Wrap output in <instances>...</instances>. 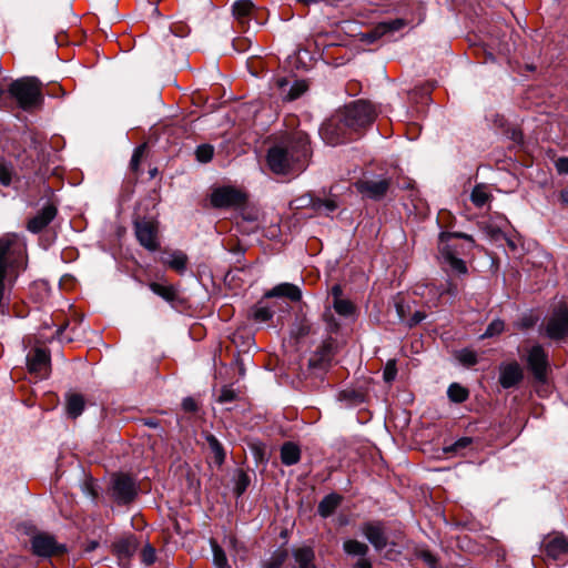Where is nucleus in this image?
I'll return each mask as SVG.
<instances>
[{"label":"nucleus","instance_id":"nucleus-1","mask_svg":"<svg viewBox=\"0 0 568 568\" xmlns=\"http://www.w3.org/2000/svg\"><path fill=\"white\" fill-rule=\"evenodd\" d=\"M311 155L308 135L294 131L282 138L267 152V164L275 174H293L303 171Z\"/></svg>","mask_w":568,"mask_h":568},{"label":"nucleus","instance_id":"nucleus-2","mask_svg":"<svg viewBox=\"0 0 568 568\" xmlns=\"http://www.w3.org/2000/svg\"><path fill=\"white\" fill-rule=\"evenodd\" d=\"M27 267V244L23 236L6 234L0 237V314L9 308L10 290L20 272Z\"/></svg>","mask_w":568,"mask_h":568},{"label":"nucleus","instance_id":"nucleus-3","mask_svg":"<svg viewBox=\"0 0 568 568\" xmlns=\"http://www.w3.org/2000/svg\"><path fill=\"white\" fill-rule=\"evenodd\" d=\"M9 93L19 106L26 111L37 109L43 103L41 82L33 77L13 81L9 87Z\"/></svg>","mask_w":568,"mask_h":568},{"label":"nucleus","instance_id":"nucleus-4","mask_svg":"<svg viewBox=\"0 0 568 568\" xmlns=\"http://www.w3.org/2000/svg\"><path fill=\"white\" fill-rule=\"evenodd\" d=\"M452 237H463L468 242V248L475 246V241L471 235L460 232L455 233H442L439 235L438 248L444 263H446L450 270L457 274H466L467 266L465 262L456 256V252L449 244Z\"/></svg>","mask_w":568,"mask_h":568},{"label":"nucleus","instance_id":"nucleus-5","mask_svg":"<svg viewBox=\"0 0 568 568\" xmlns=\"http://www.w3.org/2000/svg\"><path fill=\"white\" fill-rule=\"evenodd\" d=\"M375 116L374 106L367 101L358 100L345 106L341 121L345 126L359 129L371 124Z\"/></svg>","mask_w":568,"mask_h":568},{"label":"nucleus","instance_id":"nucleus-6","mask_svg":"<svg viewBox=\"0 0 568 568\" xmlns=\"http://www.w3.org/2000/svg\"><path fill=\"white\" fill-rule=\"evenodd\" d=\"M390 185V180L386 178L361 179L354 183L356 191L366 199L374 201L382 200Z\"/></svg>","mask_w":568,"mask_h":568},{"label":"nucleus","instance_id":"nucleus-7","mask_svg":"<svg viewBox=\"0 0 568 568\" xmlns=\"http://www.w3.org/2000/svg\"><path fill=\"white\" fill-rule=\"evenodd\" d=\"M136 486L134 480L123 474L115 475L111 481V495L118 504H129L136 496Z\"/></svg>","mask_w":568,"mask_h":568},{"label":"nucleus","instance_id":"nucleus-8","mask_svg":"<svg viewBox=\"0 0 568 568\" xmlns=\"http://www.w3.org/2000/svg\"><path fill=\"white\" fill-rule=\"evenodd\" d=\"M527 364L538 383H546L549 371L548 355L541 345H534L527 355Z\"/></svg>","mask_w":568,"mask_h":568},{"label":"nucleus","instance_id":"nucleus-9","mask_svg":"<svg viewBox=\"0 0 568 568\" xmlns=\"http://www.w3.org/2000/svg\"><path fill=\"white\" fill-rule=\"evenodd\" d=\"M31 548L39 557H51L65 551V546L59 544L55 538L45 532H39L31 538Z\"/></svg>","mask_w":568,"mask_h":568},{"label":"nucleus","instance_id":"nucleus-10","mask_svg":"<svg viewBox=\"0 0 568 568\" xmlns=\"http://www.w3.org/2000/svg\"><path fill=\"white\" fill-rule=\"evenodd\" d=\"M568 334V307L554 311L545 325V335L550 339H562Z\"/></svg>","mask_w":568,"mask_h":568},{"label":"nucleus","instance_id":"nucleus-11","mask_svg":"<svg viewBox=\"0 0 568 568\" xmlns=\"http://www.w3.org/2000/svg\"><path fill=\"white\" fill-rule=\"evenodd\" d=\"M244 201L243 194L231 186L219 187L211 194V204L217 209L239 206Z\"/></svg>","mask_w":568,"mask_h":568},{"label":"nucleus","instance_id":"nucleus-12","mask_svg":"<svg viewBox=\"0 0 568 568\" xmlns=\"http://www.w3.org/2000/svg\"><path fill=\"white\" fill-rule=\"evenodd\" d=\"M135 235L139 243L149 251H156L159 247L158 227L152 221H136L134 223Z\"/></svg>","mask_w":568,"mask_h":568},{"label":"nucleus","instance_id":"nucleus-13","mask_svg":"<svg viewBox=\"0 0 568 568\" xmlns=\"http://www.w3.org/2000/svg\"><path fill=\"white\" fill-rule=\"evenodd\" d=\"M29 372L38 378H44L49 375L50 356L45 349L36 348L27 356Z\"/></svg>","mask_w":568,"mask_h":568},{"label":"nucleus","instance_id":"nucleus-14","mask_svg":"<svg viewBox=\"0 0 568 568\" xmlns=\"http://www.w3.org/2000/svg\"><path fill=\"white\" fill-rule=\"evenodd\" d=\"M361 531L376 551H382L387 546V536L381 521L365 523L362 525Z\"/></svg>","mask_w":568,"mask_h":568},{"label":"nucleus","instance_id":"nucleus-15","mask_svg":"<svg viewBox=\"0 0 568 568\" xmlns=\"http://www.w3.org/2000/svg\"><path fill=\"white\" fill-rule=\"evenodd\" d=\"M524 378V371L517 362L503 363L499 366V383L503 388L517 386Z\"/></svg>","mask_w":568,"mask_h":568},{"label":"nucleus","instance_id":"nucleus-16","mask_svg":"<svg viewBox=\"0 0 568 568\" xmlns=\"http://www.w3.org/2000/svg\"><path fill=\"white\" fill-rule=\"evenodd\" d=\"M58 210L53 204L44 205L33 217L28 221L27 230L33 234L44 230L57 216Z\"/></svg>","mask_w":568,"mask_h":568},{"label":"nucleus","instance_id":"nucleus-17","mask_svg":"<svg viewBox=\"0 0 568 568\" xmlns=\"http://www.w3.org/2000/svg\"><path fill=\"white\" fill-rule=\"evenodd\" d=\"M276 85L281 90V95L290 101L300 98L307 90V83L304 80H294L291 84L286 78H280L276 80Z\"/></svg>","mask_w":568,"mask_h":568},{"label":"nucleus","instance_id":"nucleus-18","mask_svg":"<svg viewBox=\"0 0 568 568\" xmlns=\"http://www.w3.org/2000/svg\"><path fill=\"white\" fill-rule=\"evenodd\" d=\"M265 298L286 297L292 302H298L302 298L300 287L292 283H281L264 294Z\"/></svg>","mask_w":568,"mask_h":568},{"label":"nucleus","instance_id":"nucleus-19","mask_svg":"<svg viewBox=\"0 0 568 568\" xmlns=\"http://www.w3.org/2000/svg\"><path fill=\"white\" fill-rule=\"evenodd\" d=\"M545 551L552 559H558L568 552V539L564 535H557L545 542Z\"/></svg>","mask_w":568,"mask_h":568},{"label":"nucleus","instance_id":"nucleus-20","mask_svg":"<svg viewBox=\"0 0 568 568\" xmlns=\"http://www.w3.org/2000/svg\"><path fill=\"white\" fill-rule=\"evenodd\" d=\"M162 262L178 273L183 274L186 271L187 256L182 251H172L165 253Z\"/></svg>","mask_w":568,"mask_h":568},{"label":"nucleus","instance_id":"nucleus-21","mask_svg":"<svg viewBox=\"0 0 568 568\" xmlns=\"http://www.w3.org/2000/svg\"><path fill=\"white\" fill-rule=\"evenodd\" d=\"M254 10L255 6L251 0H237L232 7L233 16L240 23L248 21Z\"/></svg>","mask_w":568,"mask_h":568},{"label":"nucleus","instance_id":"nucleus-22","mask_svg":"<svg viewBox=\"0 0 568 568\" xmlns=\"http://www.w3.org/2000/svg\"><path fill=\"white\" fill-rule=\"evenodd\" d=\"M115 555L122 559H129L136 550V539L133 536L122 538L114 545Z\"/></svg>","mask_w":568,"mask_h":568},{"label":"nucleus","instance_id":"nucleus-23","mask_svg":"<svg viewBox=\"0 0 568 568\" xmlns=\"http://www.w3.org/2000/svg\"><path fill=\"white\" fill-rule=\"evenodd\" d=\"M293 557L297 568H315L314 551L311 547H300L293 550Z\"/></svg>","mask_w":568,"mask_h":568},{"label":"nucleus","instance_id":"nucleus-24","mask_svg":"<svg viewBox=\"0 0 568 568\" xmlns=\"http://www.w3.org/2000/svg\"><path fill=\"white\" fill-rule=\"evenodd\" d=\"M301 458V452L297 445L294 443H285L281 449L282 463L286 466H292L298 463Z\"/></svg>","mask_w":568,"mask_h":568},{"label":"nucleus","instance_id":"nucleus-25","mask_svg":"<svg viewBox=\"0 0 568 568\" xmlns=\"http://www.w3.org/2000/svg\"><path fill=\"white\" fill-rule=\"evenodd\" d=\"M342 498L337 494H329L325 496L322 501L318 504V514L322 517H328L331 516L334 510L339 505Z\"/></svg>","mask_w":568,"mask_h":568},{"label":"nucleus","instance_id":"nucleus-26","mask_svg":"<svg viewBox=\"0 0 568 568\" xmlns=\"http://www.w3.org/2000/svg\"><path fill=\"white\" fill-rule=\"evenodd\" d=\"M344 551L354 557H366L369 551V548L366 544L358 541L356 539L345 540L343 544Z\"/></svg>","mask_w":568,"mask_h":568},{"label":"nucleus","instance_id":"nucleus-27","mask_svg":"<svg viewBox=\"0 0 568 568\" xmlns=\"http://www.w3.org/2000/svg\"><path fill=\"white\" fill-rule=\"evenodd\" d=\"M273 314L274 311L264 301H260L251 310V316L254 318V321L260 323L270 321L273 317Z\"/></svg>","mask_w":568,"mask_h":568},{"label":"nucleus","instance_id":"nucleus-28","mask_svg":"<svg viewBox=\"0 0 568 568\" xmlns=\"http://www.w3.org/2000/svg\"><path fill=\"white\" fill-rule=\"evenodd\" d=\"M84 408V399L79 394H71L67 398V413L70 417L77 418Z\"/></svg>","mask_w":568,"mask_h":568},{"label":"nucleus","instance_id":"nucleus-29","mask_svg":"<svg viewBox=\"0 0 568 568\" xmlns=\"http://www.w3.org/2000/svg\"><path fill=\"white\" fill-rule=\"evenodd\" d=\"M308 205L317 213L328 214L337 209V203L333 199H313L310 197Z\"/></svg>","mask_w":568,"mask_h":568},{"label":"nucleus","instance_id":"nucleus-30","mask_svg":"<svg viewBox=\"0 0 568 568\" xmlns=\"http://www.w3.org/2000/svg\"><path fill=\"white\" fill-rule=\"evenodd\" d=\"M150 290L162 297L166 302H172L176 298V291L172 285H163L152 282L149 284Z\"/></svg>","mask_w":568,"mask_h":568},{"label":"nucleus","instance_id":"nucleus-31","mask_svg":"<svg viewBox=\"0 0 568 568\" xmlns=\"http://www.w3.org/2000/svg\"><path fill=\"white\" fill-rule=\"evenodd\" d=\"M489 199L490 194L486 185L478 184L473 189L470 200L477 207H481L483 205H485L489 201Z\"/></svg>","mask_w":568,"mask_h":568},{"label":"nucleus","instance_id":"nucleus-32","mask_svg":"<svg viewBox=\"0 0 568 568\" xmlns=\"http://www.w3.org/2000/svg\"><path fill=\"white\" fill-rule=\"evenodd\" d=\"M404 26L403 20L396 19L389 22L379 23L372 32V38L376 39L388 32L397 31Z\"/></svg>","mask_w":568,"mask_h":568},{"label":"nucleus","instance_id":"nucleus-33","mask_svg":"<svg viewBox=\"0 0 568 568\" xmlns=\"http://www.w3.org/2000/svg\"><path fill=\"white\" fill-rule=\"evenodd\" d=\"M207 445L214 456L215 463L221 465L224 462L225 453L221 445V443L217 440V438L213 435L206 436Z\"/></svg>","mask_w":568,"mask_h":568},{"label":"nucleus","instance_id":"nucleus-34","mask_svg":"<svg viewBox=\"0 0 568 568\" xmlns=\"http://www.w3.org/2000/svg\"><path fill=\"white\" fill-rule=\"evenodd\" d=\"M332 306L335 312L343 317H349L355 312L354 304L345 298L333 301Z\"/></svg>","mask_w":568,"mask_h":568},{"label":"nucleus","instance_id":"nucleus-35","mask_svg":"<svg viewBox=\"0 0 568 568\" xmlns=\"http://www.w3.org/2000/svg\"><path fill=\"white\" fill-rule=\"evenodd\" d=\"M287 559V551L277 549L272 556L264 561L263 568H281Z\"/></svg>","mask_w":568,"mask_h":568},{"label":"nucleus","instance_id":"nucleus-36","mask_svg":"<svg viewBox=\"0 0 568 568\" xmlns=\"http://www.w3.org/2000/svg\"><path fill=\"white\" fill-rule=\"evenodd\" d=\"M447 395L454 403H463L468 398V390L457 383L448 387Z\"/></svg>","mask_w":568,"mask_h":568},{"label":"nucleus","instance_id":"nucleus-37","mask_svg":"<svg viewBox=\"0 0 568 568\" xmlns=\"http://www.w3.org/2000/svg\"><path fill=\"white\" fill-rule=\"evenodd\" d=\"M213 561L216 568H230L227 558L223 549L217 544L212 542Z\"/></svg>","mask_w":568,"mask_h":568},{"label":"nucleus","instance_id":"nucleus-38","mask_svg":"<svg viewBox=\"0 0 568 568\" xmlns=\"http://www.w3.org/2000/svg\"><path fill=\"white\" fill-rule=\"evenodd\" d=\"M214 154V148L210 144H202L196 148L195 156L201 163H207L212 160Z\"/></svg>","mask_w":568,"mask_h":568},{"label":"nucleus","instance_id":"nucleus-39","mask_svg":"<svg viewBox=\"0 0 568 568\" xmlns=\"http://www.w3.org/2000/svg\"><path fill=\"white\" fill-rule=\"evenodd\" d=\"M13 169L10 164L0 160V183L3 186H9L12 182Z\"/></svg>","mask_w":568,"mask_h":568},{"label":"nucleus","instance_id":"nucleus-40","mask_svg":"<svg viewBox=\"0 0 568 568\" xmlns=\"http://www.w3.org/2000/svg\"><path fill=\"white\" fill-rule=\"evenodd\" d=\"M457 359L465 366H473L477 363V355L470 349H462L457 353Z\"/></svg>","mask_w":568,"mask_h":568},{"label":"nucleus","instance_id":"nucleus-41","mask_svg":"<svg viewBox=\"0 0 568 568\" xmlns=\"http://www.w3.org/2000/svg\"><path fill=\"white\" fill-rule=\"evenodd\" d=\"M504 322L500 320L493 321L488 327L486 328L485 333L481 335V338H488L494 337L496 335H499L504 331Z\"/></svg>","mask_w":568,"mask_h":568},{"label":"nucleus","instance_id":"nucleus-42","mask_svg":"<svg viewBox=\"0 0 568 568\" xmlns=\"http://www.w3.org/2000/svg\"><path fill=\"white\" fill-rule=\"evenodd\" d=\"M394 305H395V310H396L398 320L400 322H405L408 306L405 304V302L402 297H396Z\"/></svg>","mask_w":568,"mask_h":568},{"label":"nucleus","instance_id":"nucleus-43","mask_svg":"<svg viewBox=\"0 0 568 568\" xmlns=\"http://www.w3.org/2000/svg\"><path fill=\"white\" fill-rule=\"evenodd\" d=\"M248 484H250V479H248L247 475L241 471L239 474L236 485H235L236 494L239 496L242 495L246 490Z\"/></svg>","mask_w":568,"mask_h":568},{"label":"nucleus","instance_id":"nucleus-44","mask_svg":"<svg viewBox=\"0 0 568 568\" xmlns=\"http://www.w3.org/2000/svg\"><path fill=\"white\" fill-rule=\"evenodd\" d=\"M397 374L395 361H388L384 369V379L392 382L395 379Z\"/></svg>","mask_w":568,"mask_h":568},{"label":"nucleus","instance_id":"nucleus-45","mask_svg":"<svg viewBox=\"0 0 568 568\" xmlns=\"http://www.w3.org/2000/svg\"><path fill=\"white\" fill-rule=\"evenodd\" d=\"M142 561L145 565H152L155 561V550L150 545L142 550Z\"/></svg>","mask_w":568,"mask_h":568},{"label":"nucleus","instance_id":"nucleus-46","mask_svg":"<svg viewBox=\"0 0 568 568\" xmlns=\"http://www.w3.org/2000/svg\"><path fill=\"white\" fill-rule=\"evenodd\" d=\"M331 356H332V352H331V348L329 347H323L321 353H320V358L317 359L316 357H312L310 359V363L312 365H317L318 362H329L331 361Z\"/></svg>","mask_w":568,"mask_h":568},{"label":"nucleus","instance_id":"nucleus-47","mask_svg":"<svg viewBox=\"0 0 568 568\" xmlns=\"http://www.w3.org/2000/svg\"><path fill=\"white\" fill-rule=\"evenodd\" d=\"M143 151H144V145H141L134 150V153H133V155L131 158V162H130V165L133 170L138 169V166L140 164V160L143 155Z\"/></svg>","mask_w":568,"mask_h":568},{"label":"nucleus","instance_id":"nucleus-48","mask_svg":"<svg viewBox=\"0 0 568 568\" xmlns=\"http://www.w3.org/2000/svg\"><path fill=\"white\" fill-rule=\"evenodd\" d=\"M420 558L425 561V564L428 565V567H430V568L437 567V558L430 551L423 550L420 552Z\"/></svg>","mask_w":568,"mask_h":568},{"label":"nucleus","instance_id":"nucleus-49","mask_svg":"<svg viewBox=\"0 0 568 568\" xmlns=\"http://www.w3.org/2000/svg\"><path fill=\"white\" fill-rule=\"evenodd\" d=\"M333 125H334L333 122H328V123L323 125L321 131H322L323 135L325 136V139L327 140L328 143L336 144V143H339V138L338 136L337 138H331V139H328L326 136L332 131Z\"/></svg>","mask_w":568,"mask_h":568},{"label":"nucleus","instance_id":"nucleus-50","mask_svg":"<svg viewBox=\"0 0 568 568\" xmlns=\"http://www.w3.org/2000/svg\"><path fill=\"white\" fill-rule=\"evenodd\" d=\"M556 169L560 174H568V158H559L556 161Z\"/></svg>","mask_w":568,"mask_h":568},{"label":"nucleus","instance_id":"nucleus-51","mask_svg":"<svg viewBox=\"0 0 568 568\" xmlns=\"http://www.w3.org/2000/svg\"><path fill=\"white\" fill-rule=\"evenodd\" d=\"M426 318V314L419 311H416L413 316L408 320L407 324L412 327L419 324L422 321Z\"/></svg>","mask_w":568,"mask_h":568},{"label":"nucleus","instance_id":"nucleus-52","mask_svg":"<svg viewBox=\"0 0 568 568\" xmlns=\"http://www.w3.org/2000/svg\"><path fill=\"white\" fill-rule=\"evenodd\" d=\"M182 406L186 412H195L197 408L195 400L191 397L184 398L182 402Z\"/></svg>","mask_w":568,"mask_h":568},{"label":"nucleus","instance_id":"nucleus-53","mask_svg":"<svg viewBox=\"0 0 568 568\" xmlns=\"http://www.w3.org/2000/svg\"><path fill=\"white\" fill-rule=\"evenodd\" d=\"M235 398L234 392L231 389H223L220 395V402L227 403L232 402Z\"/></svg>","mask_w":568,"mask_h":568},{"label":"nucleus","instance_id":"nucleus-54","mask_svg":"<svg viewBox=\"0 0 568 568\" xmlns=\"http://www.w3.org/2000/svg\"><path fill=\"white\" fill-rule=\"evenodd\" d=\"M471 443V439L469 437H463L459 438L453 446L452 449L457 450L459 448H465Z\"/></svg>","mask_w":568,"mask_h":568},{"label":"nucleus","instance_id":"nucleus-55","mask_svg":"<svg viewBox=\"0 0 568 568\" xmlns=\"http://www.w3.org/2000/svg\"><path fill=\"white\" fill-rule=\"evenodd\" d=\"M342 294H343V291H342V287L339 285H334L331 290V295L333 297V301H337V300H342Z\"/></svg>","mask_w":568,"mask_h":568},{"label":"nucleus","instance_id":"nucleus-56","mask_svg":"<svg viewBox=\"0 0 568 568\" xmlns=\"http://www.w3.org/2000/svg\"><path fill=\"white\" fill-rule=\"evenodd\" d=\"M354 567L355 568H372V562L366 557H361Z\"/></svg>","mask_w":568,"mask_h":568},{"label":"nucleus","instance_id":"nucleus-57","mask_svg":"<svg viewBox=\"0 0 568 568\" xmlns=\"http://www.w3.org/2000/svg\"><path fill=\"white\" fill-rule=\"evenodd\" d=\"M560 201L568 206V187L560 192Z\"/></svg>","mask_w":568,"mask_h":568},{"label":"nucleus","instance_id":"nucleus-58","mask_svg":"<svg viewBox=\"0 0 568 568\" xmlns=\"http://www.w3.org/2000/svg\"><path fill=\"white\" fill-rule=\"evenodd\" d=\"M455 237H452L449 240V244L450 246L453 247V250L456 252V256L460 255V254H464L465 253V248L464 247H457L455 244L452 243V240H454Z\"/></svg>","mask_w":568,"mask_h":568},{"label":"nucleus","instance_id":"nucleus-59","mask_svg":"<svg viewBox=\"0 0 568 568\" xmlns=\"http://www.w3.org/2000/svg\"><path fill=\"white\" fill-rule=\"evenodd\" d=\"M446 292L450 295H456L457 294V287L454 286L453 284L448 283V287L446 290Z\"/></svg>","mask_w":568,"mask_h":568},{"label":"nucleus","instance_id":"nucleus-60","mask_svg":"<svg viewBox=\"0 0 568 568\" xmlns=\"http://www.w3.org/2000/svg\"><path fill=\"white\" fill-rule=\"evenodd\" d=\"M295 1L298 3H302L304 6H311V4H315L318 2V0H295Z\"/></svg>","mask_w":568,"mask_h":568},{"label":"nucleus","instance_id":"nucleus-61","mask_svg":"<svg viewBox=\"0 0 568 568\" xmlns=\"http://www.w3.org/2000/svg\"><path fill=\"white\" fill-rule=\"evenodd\" d=\"M97 546H98V542L93 541V542H91V545H90V547L88 549L89 550H93V549L97 548Z\"/></svg>","mask_w":568,"mask_h":568},{"label":"nucleus","instance_id":"nucleus-62","mask_svg":"<svg viewBox=\"0 0 568 568\" xmlns=\"http://www.w3.org/2000/svg\"><path fill=\"white\" fill-rule=\"evenodd\" d=\"M145 424L151 426V427H155L156 426V423H154V422H146Z\"/></svg>","mask_w":568,"mask_h":568},{"label":"nucleus","instance_id":"nucleus-63","mask_svg":"<svg viewBox=\"0 0 568 568\" xmlns=\"http://www.w3.org/2000/svg\"><path fill=\"white\" fill-rule=\"evenodd\" d=\"M348 395H349V393H348V392H343V393L341 394V396H343V397H346V396H348Z\"/></svg>","mask_w":568,"mask_h":568},{"label":"nucleus","instance_id":"nucleus-64","mask_svg":"<svg viewBox=\"0 0 568 568\" xmlns=\"http://www.w3.org/2000/svg\"><path fill=\"white\" fill-rule=\"evenodd\" d=\"M508 244H509L513 248L515 247V244H514L511 241H509V242H508Z\"/></svg>","mask_w":568,"mask_h":568}]
</instances>
